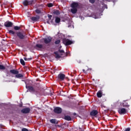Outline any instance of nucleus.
<instances>
[{
  "mask_svg": "<svg viewBox=\"0 0 131 131\" xmlns=\"http://www.w3.org/2000/svg\"><path fill=\"white\" fill-rule=\"evenodd\" d=\"M43 39L44 42H45V43H46V45H48V44L50 43L51 42V41H52V37H51L50 36L48 37L47 38H45Z\"/></svg>",
  "mask_w": 131,
  "mask_h": 131,
  "instance_id": "nucleus-9",
  "label": "nucleus"
},
{
  "mask_svg": "<svg viewBox=\"0 0 131 131\" xmlns=\"http://www.w3.org/2000/svg\"><path fill=\"white\" fill-rule=\"evenodd\" d=\"M5 73H6V76L10 77V76H12L11 74H12V73L11 72V70L9 71L8 70H6L5 71Z\"/></svg>",
  "mask_w": 131,
  "mask_h": 131,
  "instance_id": "nucleus-18",
  "label": "nucleus"
},
{
  "mask_svg": "<svg viewBox=\"0 0 131 131\" xmlns=\"http://www.w3.org/2000/svg\"><path fill=\"white\" fill-rule=\"evenodd\" d=\"M54 112L56 114H61L62 113V109L60 107H56L54 109Z\"/></svg>",
  "mask_w": 131,
  "mask_h": 131,
  "instance_id": "nucleus-8",
  "label": "nucleus"
},
{
  "mask_svg": "<svg viewBox=\"0 0 131 131\" xmlns=\"http://www.w3.org/2000/svg\"><path fill=\"white\" fill-rule=\"evenodd\" d=\"M90 3H91V4H94L95 3V1H90Z\"/></svg>",
  "mask_w": 131,
  "mask_h": 131,
  "instance_id": "nucleus-39",
  "label": "nucleus"
},
{
  "mask_svg": "<svg viewBox=\"0 0 131 131\" xmlns=\"http://www.w3.org/2000/svg\"><path fill=\"white\" fill-rule=\"evenodd\" d=\"M20 62L23 66H25V61H24V60H23V59H20Z\"/></svg>",
  "mask_w": 131,
  "mask_h": 131,
  "instance_id": "nucleus-25",
  "label": "nucleus"
},
{
  "mask_svg": "<svg viewBox=\"0 0 131 131\" xmlns=\"http://www.w3.org/2000/svg\"><path fill=\"white\" fill-rule=\"evenodd\" d=\"M101 5L102 6V7L103 8V9H108L107 5L104 4V3L102 2Z\"/></svg>",
  "mask_w": 131,
  "mask_h": 131,
  "instance_id": "nucleus-24",
  "label": "nucleus"
},
{
  "mask_svg": "<svg viewBox=\"0 0 131 131\" xmlns=\"http://www.w3.org/2000/svg\"><path fill=\"white\" fill-rule=\"evenodd\" d=\"M79 131H84V130H83V129H82V128H81L80 127H79Z\"/></svg>",
  "mask_w": 131,
  "mask_h": 131,
  "instance_id": "nucleus-36",
  "label": "nucleus"
},
{
  "mask_svg": "<svg viewBox=\"0 0 131 131\" xmlns=\"http://www.w3.org/2000/svg\"><path fill=\"white\" fill-rule=\"evenodd\" d=\"M35 12L36 14H40V13H41V10L39 9H36Z\"/></svg>",
  "mask_w": 131,
  "mask_h": 131,
  "instance_id": "nucleus-29",
  "label": "nucleus"
},
{
  "mask_svg": "<svg viewBox=\"0 0 131 131\" xmlns=\"http://www.w3.org/2000/svg\"><path fill=\"white\" fill-rule=\"evenodd\" d=\"M11 114H13V112H11V113H10Z\"/></svg>",
  "mask_w": 131,
  "mask_h": 131,
  "instance_id": "nucleus-43",
  "label": "nucleus"
},
{
  "mask_svg": "<svg viewBox=\"0 0 131 131\" xmlns=\"http://www.w3.org/2000/svg\"><path fill=\"white\" fill-rule=\"evenodd\" d=\"M52 15H50V14L48 15V18L49 20H51V19H52Z\"/></svg>",
  "mask_w": 131,
  "mask_h": 131,
  "instance_id": "nucleus-35",
  "label": "nucleus"
},
{
  "mask_svg": "<svg viewBox=\"0 0 131 131\" xmlns=\"http://www.w3.org/2000/svg\"><path fill=\"white\" fill-rule=\"evenodd\" d=\"M103 94L102 93V91H99L97 93V96L98 98H102Z\"/></svg>",
  "mask_w": 131,
  "mask_h": 131,
  "instance_id": "nucleus-20",
  "label": "nucleus"
},
{
  "mask_svg": "<svg viewBox=\"0 0 131 131\" xmlns=\"http://www.w3.org/2000/svg\"><path fill=\"white\" fill-rule=\"evenodd\" d=\"M47 6H48V8H52V7H53V6H54V4H53V3H49L47 4Z\"/></svg>",
  "mask_w": 131,
  "mask_h": 131,
  "instance_id": "nucleus-32",
  "label": "nucleus"
},
{
  "mask_svg": "<svg viewBox=\"0 0 131 131\" xmlns=\"http://www.w3.org/2000/svg\"><path fill=\"white\" fill-rule=\"evenodd\" d=\"M31 19L32 21H34V22H37L38 20H39V16H32L31 17Z\"/></svg>",
  "mask_w": 131,
  "mask_h": 131,
  "instance_id": "nucleus-14",
  "label": "nucleus"
},
{
  "mask_svg": "<svg viewBox=\"0 0 131 131\" xmlns=\"http://www.w3.org/2000/svg\"><path fill=\"white\" fill-rule=\"evenodd\" d=\"M9 33L10 35H15V34H16V32L11 30H9Z\"/></svg>",
  "mask_w": 131,
  "mask_h": 131,
  "instance_id": "nucleus-21",
  "label": "nucleus"
},
{
  "mask_svg": "<svg viewBox=\"0 0 131 131\" xmlns=\"http://www.w3.org/2000/svg\"><path fill=\"white\" fill-rule=\"evenodd\" d=\"M53 14L54 15H60V11H59V10H56L53 12Z\"/></svg>",
  "mask_w": 131,
  "mask_h": 131,
  "instance_id": "nucleus-28",
  "label": "nucleus"
},
{
  "mask_svg": "<svg viewBox=\"0 0 131 131\" xmlns=\"http://www.w3.org/2000/svg\"><path fill=\"white\" fill-rule=\"evenodd\" d=\"M50 122L53 124H58L59 123V121H57L56 119H52L50 120Z\"/></svg>",
  "mask_w": 131,
  "mask_h": 131,
  "instance_id": "nucleus-16",
  "label": "nucleus"
},
{
  "mask_svg": "<svg viewBox=\"0 0 131 131\" xmlns=\"http://www.w3.org/2000/svg\"><path fill=\"white\" fill-rule=\"evenodd\" d=\"M20 28H21L20 27H18V26H14V30H19Z\"/></svg>",
  "mask_w": 131,
  "mask_h": 131,
  "instance_id": "nucleus-30",
  "label": "nucleus"
},
{
  "mask_svg": "<svg viewBox=\"0 0 131 131\" xmlns=\"http://www.w3.org/2000/svg\"><path fill=\"white\" fill-rule=\"evenodd\" d=\"M125 131H130V128H127Z\"/></svg>",
  "mask_w": 131,
  "mask_h": 131,
  "instance_id": "nucleus-38",
  "label": "nucleus"
},
{
  "mask_svg": "<svg viewBox=\"0 0 131 131\" xmlns=\"http://www.w3.org/2000/svg\"><path fill=\"white\" fill-rule=\"evenodd\" d=\"M98 114V111L97 110H93L90 113V115L91 116H96Z\"/></svg>",
  "mask_w": 131,
  "mask_h": 131,
  "instance_id": "nucleus-17",
  "label": "nucleus"
},
{
  "mask_svg": "<svg viewBox=\"0 0 131 131\" xmlns=\"http://www.w3.org/2000/svg\"><path fill=\"white\" fill-rule=\"evenodd\" d=\"M64 119L66 120H68V121H70V120H71V117L69 116H66L64 117Z\"/></svg>",
  "mask_w": 131,
  "mask_h": 131,
  "instance_id": "nucleus-23",
  "label": "nucleus"
},
{
  "mask_svg": "<svg viewBox=\"0 0 131 131\" xmlns=\"http://www.w3.org/2000/svg\"><path fill=\"white\" fill-rule=\"evenodd\" d=\"M10 72L11 74L15 75V78H23V75L22 74H19V71L17 70H11Z\"/></svg>",
  "mask_w": 131,
  "mask_h": 131,
  "instance_id": "nucleus-2",
  "label": "nucleus"
},
{
  "mask_svg": "<svg viewBox=\"0 0 131 131\" xmlns=\"http://www.w3.org/2000/svg\"><path fill=\"white\" fill-rule=\"evenodd\" d=\"M60 22H61V18H60V17H56L55 23H60Z\"/></svg>",
  "mask_w": 131,
  "mask_h": 131,
  "instance_id": "nucleus-22",
  "label": "nucleus"
},
{
  "mask_svg": "<svg viewBox=\"0 0 131 131\" xmlns=\"http://www.w3.org/2000/svg\"><path fill=\"white\" fill-rule=\"evenodd\" d=\"M57 78L60 80H64V79H65V75L63 74H59L57 76Z\"/></svg>",
  "mask_w": 131,
  "mask_h": 131,
  "instance_id": "nucleus-13",
  "label": "nucleus"
},
{
  "mask_svg": "<svg viewBox=\"0 0 131 131\" xmlns=\"http://www.w3.org/2000/svg\"><path fill=\"white\" fill-rule=\"evenodd\" d=\"M71 12L72 14H76L77 13V9L79 8V4L77 2H73L71 4Z\"/></svg>",
  "mask_w": 131,
  "mask_h": 131,
  "instance_id": "nucleus-1",
  "label": "nucleus"
},
{
  "mask_svg": "<svg viewBox=\"0 0 131 131\" xmlns=\"http://www.w3.org/2000/svg\"><path fill=\"white\" fill-rule=\"evenodd\" d=\"M43 47V46L41 44H37L34 47V49H36V50H38V49H42Z\"/></svg>",
  "mask_w": 131,
  "mask_h": 131,
  "instance_id": "nucleus-15",
  "label": "nucleus"
},
{
  "mask_svg": "<svg viewBox=\"0 0 131 131\" xmlns=\"http://www.w3.org/2000/svg\"><path fill=\"white\" fill-rule=\"evenodd\" d=\"M54 54L56 55L55 58L56 59H60L61 58V56H60L57 52H55Z\"/></svg>",
  "mask_w": 131,
  "mask_h": 131,
  "instance_id": "nucleus-26",
  "label": "nucleus"
},
{
  "mask_svg": "<svg viewBox=\"0 0 131 131\" xmlns=\"http://www.w3.org/2000/svg\"><path fill=\"white\" fill-rule=\"evenodd\" d=\"M31 60H32V58H28L27 59V61H31Z\"/></svg>",
  "mask_w": 131,
  "mask_h": 131,
  "instance_id": "nucleus-37",
  "label": "nucleus"
},
{
  "mask_svg": "<svg viewBox=\"0 0 131 131\" xmlns=\"http://www.w3.org/2000/svg\"><path fill=\"white\" fill-rule=\"evenodd\" d=\"M16 34L19 39L25 38V33L24 32H16Z\"/></svg>",
  "mask_w": 131,
  "mask_h": 131,
  "instance_id": "nucleus-4",
  "label": "nucleus"
},
{
  "mask_svg": "<svg viewBox=\"0 0 131 131\" xmlns=\"http://www.w3.org/2000/svg\"><path fill=\"white\" fill-rule=\"evenodd\" d=\"M48 24H50V21L49 20L47 21Z\"/></svg>",
  "mask_w": 131,
  "mask_h": 131,
  "instance_id": "nucleus-41",
  "label": "nucleus"
},
{
  "mask_svg": "<svg viewBox=\"0 0 131 131\" xmlns=\"http://www.w3.org/2000/svg\"><path fill=\"white\" fill-rule=\"evenodd\" d=\"M19 107H22V104H20Z\"/></svg>",
  "mask_w": 131,
  "mask_h": 131,
  "instance_id": "nucleus-42",
  "label": "nucleus"
},
{
  "mask_svg": "<svg viewBox=\"0 0 131 131\" xmlns=\"http://www.w3.org/2000/svg\"><path fill=\"white\" fill-rule=\"evenodd\" d=\"M6 67L3 65L0 64V70H5Z\"/></svg>",
  "mask_w": 131,
  "mask_h": 131,
  "instance_id": "nucleus-27",
  "label": "nucleus"
},
{
  "mask_svg": "<svg viewBox=\"0 0 131 131\" xmlns=\"http://www.w3.org/2000/svg\"><path fill=\"white\" fill-rule=\"evenodd\" d=\"M21 131H29V130L28 129H27V128H23L21 129Z\"/></svg>",
  "mask_w": 131,
  "mask_h": 131,
  "instance_id": "nucleus-34",
  "label": "nucleus"
},
{
  "mask_svg": "<svg viewBox=\"0 0 131 131\" xmlns=\"http://www.w3.org/2000/svg\"><path fill=\"white\" fill-rule=\"evenodd\" d=\"M4 26L7 28L12 27L13 26V23L11 21H6L4 23Z\"/></svg>",
  "mask_w": 131,
  "mask_h": 131,
  "instance_id": "nucleus-11",
  "label": "nucleus"
},
{
  "mask_svg": "<svg viewBox=\"0 0 131 131\" xmlns=\"http://www.w3.org/2000/svg\"><path fill=\"white\" fill-rule=\"evenodd\" d=\"M122 107L128 108V107H129V105L128 103L127 102V100L123 101V102L122 103Z\"/></svg>",
  "mask_w": 131,
  "mask_h": 131,
  "instance_id": "nucleus-12",
  "label": "nucleus"
},
{
  "mask_svg": "<svg viewBox=\"0 0 131 131\" xmlns=\"http://www.w3.org/2000/svg\"><path fill=\"white\" fill-rule=\"evenodd\" d=\"M24 6L27 7V6H32L33 5V1H24L23 2Z\"/></svg>",
  "mask_w": 131,
  "mask_h": 131,
  "instance_id": "nucleus-7",
  "label": "nucleus"
},
{
  "mask_svg": "<svg viewBox=\"0 0 131 131\" xmlns=\"http://www.w3.org/2000/svg\"><path fill=\"white\" fill-rule=\"evenodd\" d=\"M63 43L65 45V46H70V45L73 43V41L69 39L64 38L63 39Z\"/></svg>",
  "mask_w": 131,
  "mask_h": 131,
  "instance_id": "nucleus-5",
  "label": "nucleus"
},
{
  "mask_svg": "<svg viewBox=\"0 0 131 131\" xmlns=\"http://www.w3.org/2000/svg\"><path fill=\"white\" fill-rule=\"evenodd\" d=\"M58 52H59V53H62L63 54H65V52H64V50H58Z\"/></svg>",
  "mask_w": 131,
  "mask_h": 131,
  "instance_id": "nucleus-33",
  "label": "nucleus"
},
{
  "mask_svg": "<svg viewBox=\"0 0 131 131\" xmlns=\"http://www.w3.org/2000/svg\"><path fill=\"white\" fill-rule=\"evenodd\" d=\"M83 72L85 73V74H88V73H90L91 71H92V69H88L87 70L85 71V70L83 69L82 70Z\"/></svg>",
  "mask_w": 131,
  "mask_h": 131,
  "instance_id": "nucleus-19",
  "label": "nucleus"
},
{
  "mask_svg": "<svg viewBox=\"0 0 131 131\" xmlns=\"http://www.w3.org/2000/svg\"><path fill=\"white\" fill-rule=\"evenodd\" d=\"M118 112L119 114H120L121 115H124V114H126V113H127V111L125 108H119Z\"/></svg>",
  "mask_w": 131,
  "mask_h": 131,
  "instance_id": "nucleus-6",
  "label": "nucleus"
},
{
  "mask_svg": "<svg viewBox=\"0 0 131 131\" xmlns=\"http://www.w3.org/2000/svg\"><path fill=\"white\" fill-rule=\"evenodd\" d=\"M22 113H24V114H27V113H29V112H30V108L29 107H27L25 108H23L21 111Z\"/></svg>",
  "mask_w": 131,
  "mask_h": 131,
  "instance_id": "nucleus-10",
  "label": "nucleus"
},
{
  "mask_svg": "<svg viewBox=\"0 0 131 131\" xmlns=\"http://www.w3.org/2000/svg\"><path fill=\"white\" fill-rule=\"evenodd\" d=\"M28 82H32V81L31 80H29V81H27L25 82L26 84V88L27 89L29 92H32L33 93H36V91L33 88L32 86H29L28 85Z\"/></svg>",
  "mask_w": 131,
  "mask_h": 131,
  "instance_id": "nucleus-3",
  "label": "nucleus"
},
{
  "mask_svg": "<svg viewBox=\"0 0 131 131\" xmlns=\"http://www.w3.org/2000/svg\"><path fill=\"white\" fill-rule=\"evenodd\" d=\"M60 42H61V41L59 39L56 40L55 42L54 43L55 45H59V43H60Z\"/></svg>",
  "mask_w": 131,
  "mask_h": 131,
  "instance_id": "nucleus-31",
  "label": "nucleus"
},
{
  "mask_svg": "<svg viewBox=\"0 0 131 131\" xmlns=\"http://www.w3.org/2000/svg\"><path fill=\"white\" fill-rule=\"evenodd\" d=\"M24 60H25V61H27V58L24 57Z\"/></svg>",
  "mask_w": 131,
  "mask_h": 131,
  "instance_id": "nucleus-40",
  "label": "nucleus"
}]
</instances>
